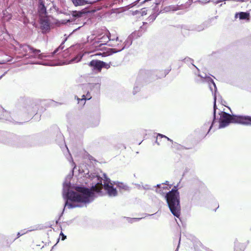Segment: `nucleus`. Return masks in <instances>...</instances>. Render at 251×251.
Wrapping results in <instances>:
<instances>
[{
    "label": "nucleus",
    "instance_id": "46",
    "mask_svg": "<svg viewBox=\"0 0 251 251\" xmlns=\"http://www.w3.org/2000/svg\"><path fill=\"white\" fill-rule=\"evenodd\" d=\"M6 72L4 73L3 75H2L1 76H0V79L5 75Z\"/></svg>",
    "mask_w": 251,
    "mask_h": 251
},
{
    "label": "nucleus",
    "instance_id": "18",
    "mask_svg": "<svg viewBox=\"0 0 251 251\" xmlns=\"http://www.w3.org/2000/svg\"><path fill=\"white\" fill-rule=\"evenodd\" d=\"M84 12L82 11H74L72 12V16L75 18H79L82 17L83 14H84Z\"/></svg>",
    "mask_w": 251,
    "mask_h": 251
},
{
    "label": "nucleus",
    "instance_id": "53",
    "mask_svg": "<svg viewBox=\"0 0 251 251\" xmlns=\"http://www.w3.org/2000/svg\"><path fill=\"white\" fill-rule=\"evenodd\" d=\"M121 14V13L120 12H119V13H118V15H120Z\"/></svg>",
    "mask_w": 251,
    "mask_h": 251
},
{
    "label": "nucleus",
    "instance_id": "27",
    "mask_svg": "<svg viewBox=\"0 0 251 251\" xmlns=\"http://www.w3.org/2000/svg\"><path fill=\"white\" fill-rule=\"evenodd\" d=\"M39 7L40 8V11L42 13H44L46 11V8L45 6L42 3L40 4Z\"/></svg>",
    "mask_w": 251,
    "mask_h": 251
},
{
    "label": "nucleus",
    "instance_id": "25",
    "mask_svg": "<svg viewBox=\"0 0 251 251\" xmlns=\"http://www.w3.org/2000/svg\"><path fill=\"white\" fill-rule=\"evenodd\" d=\"M89 88V85L86 84V85H83L80 87V88L82 90H85V91H86L87 89Z\"/></svg>",
    "mask_w": 251,
    "mask_h": 251
},
{
    "label": "nucleus",
    "instance_id": "30",
    "mask_svg": "<svg viewBox=\"0 0 251 251\" xmlns=\"http://www.w3.org/2000/svg\"><path fill=\"white\" fill-rule=\"evenodd\" d=\"M142 188L143 189H145V190H150L151 189L150 187V186L148 184H146L145 185H142Z\"/></svg>",
    "mask_w": 251,
    "mask_h": 251
},
{
    "label": "nucleus",
    "instance_id": "45",
    "mask_svg": "<svg viewBox=\"0 0 251 251\" xmlns=\"http://www.w3.org/2000/svg\"><path fill=\"white\" fill-rule=\"evenodd\" d=\"M169 182L168 181H166L164 183H163L162 184L164 185H168Z\"/></svg>",
    "mask_w": 251,
    "mask_h": 251
},
{
    "label": "nucleus",
    "instance_id": "8",
    "mask_svg": "<svg viewBox=\"0 0 251 251\" xmlns=\"http://www.w3.org/2000/svg\"><path fill=\"white\" fill-rule=\"evenodd\" d=\"M105 65V63L104 62L97 60H93L89 64V65L95 73L100 72L102 68H103Z\"/></svg>",
    "mask_w": 251,
    "mask_h": 251
},
{
    "label": "nucleus",
    "instance_id": "26",
    "mask_svg": "<svg viewBox=\"0 0 251 251\" xmlns=\"http://www.w3.org/2000/svg\"><path fill=\"white\" fill-rule=\"evenodd\" d=\"M123 1V0H111V5L117 3H120Z\"/></svg>",
    "mask_w": 251,
    "mask_h": 251
},
{
    "label": "nucleus",
    "instance_id": "3",
    "mask_svg": "<svg viewBox=\"0 0 251 251\" xmlns=\"http://www.w3.org/2000/svg\"><path fill=\"white\" fill-rule=\"evenodd\" d=\"M219 128H224L230 123H237L245 125H251V117L230 115L225 112H222L219 120Z\"/></svg>",
    "mask_w": 251,
    "mask_h": 251
},
{
    "label": "nucleus",
    "instance_id": "36",
    "mask_svg": "<svg viewBox=\"0 0 251 251\" xmlns=\"http://www.w3.org/2000/svg\"><path fill=\"white\" fill-rule=\"evenodd\" d=\"M28 232V230H26V229H24V230H22L20 231L21 234L22 235L25 234V233H26L27 232Z\"/></svg>",
    "mask_w": 251,
    "mask_h": 251
},
{
    "label": "nucleus",
    "instance_id": "17",
    "mask_svg": "<svg viewBox=\"0 0 251 251\" xmlns=\"http://www.w3.org/2000/svg\"><path fill=\"white\" fill-rule=\"evenodd\" d=\"M113 185L114 184L111 181V197H115L118 195V192L116 188L114 187Z\"/></svg>",
    "mask_w": 251,
    "mask_h": 251
},
{
    "label": "nucleus",
    "instance_id": "40",
    "mask_svg": "<svg viewBox=\"0 0 251 251\" xmlns=\"http://www.w3.org/2000/svg\"><path fill=\"white\" fill-rule=\"evenodd\" d=\"M71 162L72 163V166H74V169L75 167V163L73 162L72 158H71Z\"/></svg>",
    "mask_w": 251,
    "mask_h": 251
},
{
    "label": "nucleus",
    "instance_id": "21",
    "mask_svg": "<svg viewBox=\"0 0 251 251\" xmlns=\"http://www.w3.org/2000/svg\"><path fill=\"white\" fill-rule=\"evenodd\" d=\"M158 15V14L156 13H153L152 14H151L148 18V21H151V22H153L156 18Z\"/></svg>",
    "mask_w": 251,
    "mask_h": 251
},
{
    "label": "nucleus",
    "instance_id": "39",
    "mask_svg": "<svg viewBox=\"0 0 251 251\" xmlns=\"http://www.w3.org/2000/svg\"><path fill=\"white\" fill-rule=\"evenodd\" d=\"M210 125V123L208 122L207 123H206L204 124V127H205V128H207L208 127V126Z\"/></svg>",
    "mask_w": 251,
    "mask_h": 251
},
{
    "label": "nucleus",
    "instance_id": "12",
    "mask_svg": "<svg viewBox=\"0 0 251 251\" xmlns=\"http://www.w3.org/2000/svg\"><path fill=\"white\" fill-rule=\"evenodd\" d=\"M75 6H82L87 4H92V2L86 0H71Z\"/></svg>",
    "mask_w": 251,
    "mask_h": 251
},
{
    "label": "nucleus",
    "instance_id": "37",
    "mask_svg": "<svg viewBox=\"0 0 251 251\" xmlns=\"http://www.w3.org/2000/svg\"><path fill=\"white\" fill-rule=\"evenodd\" d=\"M60 235L62 236V240H64L66 238V236L62 232Z\"/></svg>",
    "mask_w": 251,
    "mask_h": 251
},
{
    "label": "nucleus",
    "instance_id": "33",
    "mask_svg": "<svg viewBox=\"0 0 251 251\" xmlns=\"http://www.w3.org/2000/svg\"><path fill=\"white\" fill-rule=\"evenodd\" d=\"M5 12H6V13H7V12H6V11L4 12V13H3V15H4L3 18H4V20H9L10 19H11V15H8V17H7V18H6V16H5V14H6Z\"/></svg>",
    "mask_w": 251,
    "mask_h": 251
},
{
    "label": "nucleus",
    "instance_id": "50",
    "mask_svg": "<svg viewBox=\"0 0 251 251\" xmlns=\"http://www.w3.org/2000/svg\"><path fill=\"white\" fill-rule=\"evenodd\" d=\"M69 21H70V20H68V21L66 22V23H67V22H69ZM62 24H64V23H66V22H62Z\"/></svg>",
    "mask_w": 251,
    "mask_h": 251
},
{
    "label": "nucleus",
    "instance_id": "32",
    "mask_svg": "<svg viewBox=\"0 0 251 251\" xmlns=\"http://www.w3.org/2000/svg\"><path fill=\"white\" fill-rule=\"evenodd\" d=\"M36 63L38 64H42V65H47V66H53L54 65L52 63H44L42 62H39Z\"/></svg>",
    "mask_w": 251,
    "mask_h": 251
},
{
    "label": "nucleus",
    "instance_id": "9",
    "mask_svg": "<svg viewBox=\"0 0 251 251\" xmlns=\"http://www.w3.org/2000/svg\"><path fill=\"white\" fill-rule=\"evenodd\" d=\"M138 33H136V32H132L128 36L124 43L122 42V46L124 48V49L125 48H128L130 47V46L132 44V40L134 38L138 36L139 37L140 36L138 35Z\"/></svg>",
    "mask_w": 251,
    "mask_h": 251
},
{
    "label": "nucleus",
    "instance_id": "34",
    "mask_svg": "<svg viewBox=\"0 0 251 251\" xmlns=\"http://www.w3.org/2000/svg\"><path fill=\"white\" fill-rule=\"evenodd\" d=\"M147 10L145 8H142L141 9L142 15H146L147 14Z\"/></svg>",
    "mask_w": 251,
    "mask_h": 251
},
{
    "label": "nucleus",
    "instance_id": "23",
    "mask_svg": "<svg viewBox=\"0 0 251 251\" xmlns=\"http://www.w3.org/2000/svg\"><path fill=\"white\" fill-rule=\"evenodd\" d=\"M111 19H115L116 17L117 16V13H116L114 11V9H111Z\"/></svg>",
    "mask_w": 251,
    "mask_h": 251
},
{
    "label": "nucleus",
    "instance_id": "2",
    "mask_svg": "<svg viewBox=\"0 0 251 251\" xmlns=\"http://www.w3.org/2000/svg\"><path fill=\"white\" fill-rule=\"evenodd\" d=\"M178 185L175 186L169 192L166 193L165 199L172 214L179 218L180 215L181 206L180 195L177 189Z\"/></svg>",
    "mask_w": 251,
    "mask_h": 251
},
{
    "label": "nucleus",
    "instance_id": "47",
    "mask_svg": "<svg viewBox=\"0 0 251 251\" xmlns=\"http://www.w3.org/2000/svg\"><path fill=\"white\" fill-rule=\"evenodd\" d=\"M161 185V184H157L155 187H158V188H160Z\"/></svg>",
    "mask_w": 251,
    "mask_h": 251
},
{
    "label": "nucleus",
    "instance_id": "42",
    "mask_svg": "<svg viewBox=\"0 0 251 251\" xmlns=\"http://www.w3.org/2000/svg\"><path fill=\"white\" fill-rule=\"evenodd\" d=\"M135 185L139 189L142 188V186L140 184H136Z\"/></svg>",
    "mask_w": 251,
    "mask_h": 251
},
{
    "label": "nucleus",
    "instance_id": "4",
    "mask_svg": "<svg viewBox=\"0 0 251 251\" xmlns=\"http://www.w3.org/2000/svg\"><path fill=\"white\" fill-rule=\"evenodd\" d=\"M40 50L34 49L27 45H21L19 47L17 53L19 57H25L26 58H38L43 59L47 56L43 53H40Z\"/></svg>",
    "mask_w": 251,
    "mask_h": 251
},
{
    "label": "nucleus",
    "instance_id": "16",
    "mask_svg": "<svg viewBox=\"0 0 251 251\" xmlns=\"http://www.w3.org/2000/svg\"><path fill=\"white\" fill-rule=\"evenodd\" d=\"M141 87V84L139 82V80H137V81L135 84V85L133 87V95H135L137 92H138L140 91Z\"/></svg>",
    "mask_w": 251,
    "mask_h": 251
},
{
    "label": "nucleus",
    "instance_id": "29",
    "mask_svg": "<svg viewBox=\"0 0 251 251\" xmlns=\"http://www.w3.org/2000/svg\"><path fill=\"white\" fill-rule=\"evenodd\" d=\"M64 47H62L61 45L57 49H56L53 52V54L56 53L59 50H61L63 49Z\"/></svg>",
    "mask_w": 251,
    "mask_h": 251
},
{
    "label": "nucleus",
    "instance_id": "35",
    "mask_svg": "<svg viewBox=\"0 0 251 251\" xmlns=\"http://www.w3.org/2000/svg\"><path fill=\"white\" fill-rule=\"evenodd\" d=\"M213 116H214V114H213ZM215 120V118L214 117V118H213V122H212V123L211 124V125H210V127H209V129H208V132H207V133H208V132H209V131L210 130V129H211V128H212V126H213V123H214V122Z\"/></svg>",
    "mask_w": 251,
    "mask_h": 251
},
{
    "label": "nucleus",
    "instance_id": "7",
    "mask_svg": "<svg viewBox=\"0 0 251 251\" xmlns=\"http://www.w3.org/2000/svg\"><path fill=\"white\" fill-rule=\"evenodd\" d=\"M216 17H212L208 19L205 21L202 24L198 25H194L191 27L190 30L196 31H201L203 30L204 29L209 27L212 25V22L214 19H216Z\"/></svg>",
    "mask_w": 251,
    "mask_h": 251
},
{
    "label": "nucleus",
    "instance_id": "22",
    "mask_svg": "<svg viewBox=\"0 0 251 251\" xmlns=\"http://www.w3.org/2000/svg\"><path fill=\"white\" fill-rule=\"evenodd\" d=\"M81 58H82V56L80 55H78L76 57H75L74 59H73L72 60H71V61H70V63L78 62L79 61H80Z\"/></svg>",
    "mask_w": 251,
    "mask_h": 251
},
{
    "label": "nucleus",
    "instance_id": "13",
    "mask_svg": "<svg viewBox=\"0 0 251 251\" xmlns=\"http://www.w3.org/2000/svg\"><path fill=\"white\" fill-rule=\"evenodd\" d=\"M112 182L114 185H116V187L118 188H119V189H123V190H124L126 191L129 190V187L123 182H118V181H117V182L113 181Z\"/></svg>",
    "mask_w": 251,
    "mask_h": 251
},
{
    "label": "nucleus",
    "instance_id": "15",
    "mask_svg": "<svg viewBox=\"0 0 251 251\" xmlns=\"http://www.w3.org/2000/svg\"><path fill=\"white\" fill-rule=\"evenodd\" d=\"M9 113L7 111L4 110L1 107H0V119H5L8 120V116H9Z\"/></svg>",
    "mask_w": 251,
    "mask_h": 251
},
{
    "label": "nucleus",
    "instance_id": "44",
    "mask_svg": "<svg viewBox=\"0 0 251 251\" xmlns=\"http://www.w3.org/2000/svg\"><path fill=\"white\" fill-rule=\"evenodd\" d=\"M198 2H199V3H202V4L206 3V2H203L202 1H200V0L198 1Z\"/></svg>",
    "mask_w": 251,
    "mask_h": 251
},
{
    "label": "nucleus",
    "instance_id": "38",
    "mask_svg": "<svg viewBox=\"0 0 251 251\" xmlns=\"http://www.w3.org/2000/svg\"><path fill=\"white\" fill-rule=\"evenodd\" d=\"M180 242V237H179L178 244L177 248H176V250L175 251H178V248H179V247Z\"/></svg>",
    "mask_w": 251,
    "mask_h": 251
},
{
    "label": "nucleus",
    "instance_id": "1",
    "mask_svg": "<svg viewBox=\"0 0 251 251\" xmlns=\"http://www.w3.org/2000/svg\"><path fill=\"white\" fill-rule=\"evenodd\" d=\"M90 178L92 181L91 189L80 186L72 187L70 182L65 180L63 183V195L67 200L64 208L70 209L84 206L93 201L95 193L101 194L102 188L110 195V186L107 180H103L102 184V178L95 174L90 176Z\"/></svg>",
    "mask_w": 251,
    "mask_h": 251
},
{
    "label": "nucleus",
    "instance_id": "14",
    "mask_svg": "<svg viewBox=\"0 0 251 251\" xmlns=\"http://www.w3.org/2000/svg\"><path fill=\"white\" fill-rule=\"evenodd\" d=\"M91 98V97L90 94L87 92V94L85 95L83 94L82 96V99L77 98L78 103H81L82 104H84L85 103V100H90Z\"/></svg>",
    "mask_w": 251,
    "mask_h": 251
},
{
    "label": "nucleus",
    "instance_id": "11",
    "mask_svg": "<svg viewBox=\"0 0 251 251\" xmlns=\"http://www.w3.org/2000/svg\"><path fill=\"white\" fill-rule=\"evenodd\" d=\"M249 16L250 14L249 13L244 12L236 13L235 15V18L239 17L240 20L249 19Z\"/></svg>",
    "mask_w": 251,
    "mask_h": 251
},
{
    "label": "nucleus",
    "instance_id": "49",
    "mask_svg": "<svg viewBox=\"0 0 251 251\" xmlns=\"http://www.w3.org/2000/svg\"><path fill=\"white\" fill-rule=\"evenodd\" d=\"M37 112V110H36V109L35 108L34 110H33V112L34 113H36Z\"/></svg>",
    "mask_w": 251,
    "mask_h": 251
},
{
    "label": "nucleus",
    "instance_id": "48",
    "mask_svg": "<svg viewBox=\"0 0 251 251\" xmlns=\"http://www.w3.org/2000/svg\"><path fill=\"white\" fill-rule=\"evenodd\" d=\"M162 188H163L164 189H169L167 186H163Z\"/></svg>",
    "mask_w": 251,
    "mask_h": 251
},
{
    "label": "nucleus",
    "instance_id": "28",
    "mask_svg": "<svg viewBox=\"0 0 251 251\" xmlns=\"http://www.w3.org/2000/svg\"><path fill=\"white\" fill-rule=\"evenodd\" d=\"M147 25V23H145V22L143 23V26H141V27H140L141 31L143 30V32H145L146 30L147 27L146 26L144 27V26Z\"/></svg>",
    "mask_w": 251,
    "mask_h": 251
},
{
    "label": "nucleus",
    "instance_id": "6",
    "mask_svg": "<svg viewBox=\"0 0 251 251\" xmlns=\"http://www.w3.org/2000/svg\"><path fill=\"white\" fill-rule=\"evenodd\" d=\"M201 77L205 79V81L207 82L209 85V89H210L211 91L212 92V94L214 95V117H216V92H217V87L216 86L215 83H214L213 80L209 76H207L205 74L204 76H203L201 75H199Z\"/></svg>",
    "mask_w": 251,
    "mask_h": 251
},
{
    "label": "nucleus",
    "instance_id": "24",
    "mask_svg": "<svg viewBox=\"0 0 251 251\" xmlns=\"http://www.w3.org/2000/svg\"><path fill=\"white\" fill-rule=\"evenodd\" d=\"M184 61L185 63H190L191 64L194 65L193 64V62H194L193 60L192 59L189 58V57H186V58H185L184 59Z\"/></svg>",
    "mask_w": 251,
    "mask_h": 251
},
{
    "label": "nucleus",
    "instance_id": "20",
    "mask_svg": "<svg viewBox=\"0 0 251 251\" xmlns=\"http://www.w3.org/2000/svg\"><path fill=\"white\" fill-rule=\"evenodd\" d=\"M140 0H136V1L132 2V3L127 5L126 6L127 9H129L133 7L134 6L137 5Z\"/></svg>",
    "mask_w": 251,
    "mask_h": 251
},
{
    "label": "nucleus",
    "instance_id": "19",
    "mask_svg": "<svg viewBox=\"0 0 251 251\" xmlns=\"http://www.w3.org/2000/svg\"><path fill=\"white\" fill-rule=\"evenodd\" d=\"M124 218L126 219L128 223H133L134 222H138L140 221L142 218H129V217H126Z\"/></svg>",
    "mask_w": 251,
    "mask_h": 251
},
{
    "label": "nucleus",
    "instance_id": "41",
    "mask_svg": "<svg viewBox=\"0 0 251 251\" xmlns=\"http://www.w3.org/2000/svg\"><path fill=\"white\" fill-rule=\"evenodd\" d=\"M22 235L21 234V232H19L18 233H17V238L20 237V236H21Z\"/></svg>",
    "mask_w": 251,
    "mask_h": 251
},
{
    "label": "nucleus",
    "instance_id": "43",
    "mask_svg": "<svg viewBox=\"0 0 251 251\" xmlns=\"http://www.w3.org/2000/svg\"><path fill=\"white\" fill-rule=\"evenodd\" d=\"M166 138L168 141H171V142H173V140H171V139H170L169 138H168V137H167V138Z\"/></svg>",
    "mask_w": 251,
    "mask_h": 251
},
{
    "label": "nucleus",
    "instance_id": "10",
    "mask_svg": "<svg viewBox=\"0 0 251 251\" xmlns=\"http://www.w3.org/2000/svg\"><path fill=\"white\" fill-rule=\"evenodd\" d=\"M183 6L181 5H171L165 7V11L167 12H175L183 9Z\"/></svg>",
    "mask_w": 251,
    "mask_h": 251
},
{
    "label": "nucleus",
    "instance_id": "51",
    "mask_svg": "<svg viewBox=\"0 0 251 251\" xmlns=\"http://www.w3.org/2000/svg\"><path fill=\"white\" fill-rule=\"evenodd\" d=\"M235 251H237V249H235ZM242 251V250H241V249H240V251Z\"/></svg>",
    "mask_w": 251,
    "mask_h": 251
},
{
    "label": "nucleus",
    "instance_id": "52",
    "mask_svg": "<svg viewBox=\"0 0 251 251\" xmlns=\"http://www.w3.org/2000/svg\"><path fill=\"white\" fill-rule=\"evenodd\" d=\"M223 1V0H219L217 2H221V1Z\"/></svg>",
    "mask_w": 251,
    "mask_h": 251
},
{
    "label": "nucleus",
    "instance_id": "5",
    "mask_svg": "<svg viewBox=\"0 0 251 251\" xmlns=\"http://www.w3.org/2000/svg\"><path fill=\"white\" fill-rule=\"evenodd\" d=\"M123 50L122 41L119 39L117 32L114 31L111 33V55Z\"/></svg>",
    "mask_w": 251,
    "mask_h": 251
},
{
    "label": "nucleus",
    "instance_id": "31",
    "mask_svg": "<svg viewBox=\"0 0 251 251\" xmlns=\"http://www.w3.org/2000/svg\"><path fill=\"white\" fill-rule=\"evenodd\" d=\"M158 137H160V138H167V136H166L165 135H164L163 134H160V133H158L157 134V137L156 138V142L157 143V141H158Z\"/></svg>",
    "mask_w": 251,
    "mask_h": 251
}]
</instances>
